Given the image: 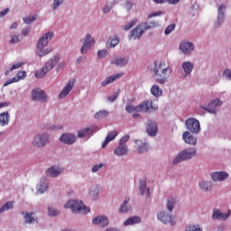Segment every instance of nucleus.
<instances>
[{"instance_id":"obj_54","label":"nucleus","mask_w":231,"mask_h":231,"mask_svg":"<svg viewBox=\"0 0 231 231\" xmlns=\"http://www.w3.org/2000/svg\"><path fill=\"white\" fill-rule=\"evenodd\" d=\"M125 111H126V113H130V114L134 113V111L136 113H138V106H133V105L127 104L126 106H125Z\"/></svg>"},{"instance_id":"obj_9","label":"nucleus","mask_w":231,"mask_h":231,"mask_svg":"<svg viewBox=\"0 0 231 231\" xmlns=\"http://www.w3.org/2000/svg\"><path fill=\"white\" fill-rule=\"evenodd\" d=\"M32 100H33V102H41L42 104H46L50 98L44 90L41 88H34L32 91Z\"/></svg>"},{"instance_id":"obj_3","label":"nucleus","mask_w":231,"mask_h":231,"mask_svg":"<svg viewBox=\"0 0 231 231\" xmlns=\"http://www.w3.org/2000/svg\"><path fill=\"white\" fill-rule=\"evenodd\" d=\"M196 154H198V149L195 147L183 149L172 160V165H178V163H181V162H188V160H192Z\"/></svg>"},{"instance_id":"obj_59","label":"nucleus","mask_w":231,"mask_h":231,"mask_svg":"<svg viewBox=\"0 0 231 231\" xmlns=\"http://www.w3.org/2000/svg\"><path fill=\"white\" fill-rule=\"evenodd\" d=\"M104 167V163H98V164H95L92 168H91V172L95 173V172H98L100 171V169Z\"/></svg>"},{"instance_id":"obj_19","label":"nucleus","mask_w":231,"mask_h":231,"mask_svg":"<svg viewBox=\"0 0 231 231\" xmlns=\"http://www.w3.org/2000/svg\"><path fill=\"white\" fill-rule=\"evenodd\" d=\"M199 189L201 192H212V190H214V183L212 180L202 179L199 182Z\"/></svg>"},{"instance_id":"obj_36","label":"nucleus","mask_w":231,"mask_h":231,"mask_svg":"<svg viewBox=\"0 0 231 231\" xmlns=\"http://www.w3.org/2000/svg\"><path fill=\"white\" fill-rule=\"evenodd\" d=\"M141 28H143V32H146V30H152V28H158L160 26V23L156 21H152V22H144L140 23Z\"/></svg>"},{"instance_id":"obj_16","label":"nucleus","mask_w":231,"mask_h":231,"mask_svg":"<svg viewBox=\"0 0 231 231\" xmlns=\"http://www.w3.org/2000/svg\"><path fill=\"white\" fill-rule=\"evenodd\" d=\"M209 176H210V180H211V181H213V183L225 181V180H228V178L230 177L228 172L223 171H213V172L209 173Z\"/></svg>"},{"instance_id":"obj_25","label":"nucleus","mask_w":231,"mask_h":231,"mask_svg":"<svg viewBox=\"0 0 231 231\" xmlns=\"http://www.w3.org/2000/svg\"><path fill=\"white\" fill-rule=\"evenodd\" d=\"M182 140L188 145H196L198 143V138H196V136H194V134L189 131H185L182 134Z\"/></svg>"},{"instance_id":"obj_24","label":"nucleus","mask_w":231,"mask_h":231,"mask_svg":"<svg viewBox=\"0 0 231 231\" xmlns=\"http://www.w3.org/2000/svg\"><path fill=\"white\" fill-rule=\"evenodd\" d=\"M60 142L65 143L66 145H73L77 142V135L74 134H62L60 137Z\"/></svg>"},{"instance_id":"obj_62","label":"nucleus","mask_w":231,"mask_h":231,"mask_svg":"<svg viewBox=\"0 0 231 231\" xmlns=\"http://www.w3.org/2000/svg\"><path fill=\"white\" fill-rule=\"evenodd\" d=\"M162 11L152 12L148 14V19H152V17H160L162 15Z\"/></svg>"},{"instance_id":"obj_58","label":"nucleus","mask_w":231,"mask_h":231,"mask_svg":"<svg viewBox=\"0 0 231 231\" xmlns=\"http://www.w3.org/2000/svg\"><path fill=\"white\" fill-rule=\"evenodd\" d=\"M223 77L226 80H231V69H226L223 71Z\"/></svg>"},{"instance_id":"obj_51","label":"nucleus","mask_w":231,"mask_h":231,"mask_svg":"<svg viewBox=\"0 0 231 231\" xmlns=\"http://www.w3.org/2000/svg\"><path fill=\"white\" fill-rule=\"evenodd\" d=\"M118 97H120V90H117L113 96L107 97L106 102H110L111 104H113V102H116V98H118Z\"/></svg>"},{"instance_id":"obj_44","label":"nucleus","mask_w":231,"mask_h":231,"mask_svg":"<svg viewBox=\"0 0 231 231\" xmlns=\"http://www.w3.org/2000/svg\"><path fill=\"white\" fill-rule=\"evenodd\" d=\"M109 116V111L107 110H100L95 114L96 120H102V118H106Z\"/></svg>"},{"instance_id":"obj_56","label":"nucleus","mask_w":231,"mask_h":231,"mask_svg":"<svg viewBox=\"0 0 231 231\" xmlns=\"http://www.w3.org/2000/svg\"><path fill=\"white\" fill-rule=\"evenodd\" d=\"M131 140L130 134H125L119 140V145H126L125 143H128V141Z\"/></svg>"},{"instance_id":"obj_37","label":"nucleus","mask_w":231,"mask_h":231,"mask_svg":"<svg viewBox=\"0 0 231 231\" xmlns=\"http://www.w3.org/2000/svg\"><path fill=\"white\" fill-rule=\"evenodd\" d=\"M142 223V218H140V217H131L129 218H127L125 222L124 225L125 226H129L131 225H138Z\"/></svg>"},{"instance_id":"obj_40","label":"nucleus","mask_w":231,"mask_h":231,"mask_svg":"<svg viewBox=\"0 0 231 231\" xmlns=\"http://www.w3.org/2000/svg\"><path fill=\"white\" fill-rule=\"evenodd\" d=\"M34 213H25L24 214V223H26V225H34V223H37V218H35Z\"/></svg>"},{"instance_id":"obj_2","label":"nucleus","mask_w":231,"mask_h":231,"mask_svg":"<svg viewBox=\"0 0 231 231\" xmlns=\"http://www.w3.org/2000/svg\"><path fill=\"white\" fill-rule=\"evenodd\" d=\"M59 60H60V54H55L45 63V65L41 69L35 71L34 77L36 79H44L46 74L49 71H51V69H53V68L59 64Z\"/></svg>"},{"instance_id":"obj_53","label":"nucleus","mask_w":231,"mask_h":231,"mask_svg":"<svg viewBox=\"0 0 231 231\" xmlns=\"http://www.w3.org/2000/svg\"><path fill=\"white\" fill-rule=\"evenodd\" d=\"M14 78L16 79V82H19L20 80H24V79H26V71H19Z\"/></svg>"},{"instance_id":"obj_43","label":"nucleus","mask_w":231,"mask_h":231,"mask_svg":"<svg viewBox=\"0 0 231 231\" xmlns=\"http://www.w3.org/2000/svg\"><path fill=\"white\" fill-rule=\"evenodd\" d=\"M12 208H14V201L5 202L4 206L0 208V216L8 210H12Z\"/></svg>"},{"instance_id":"obj_10","label":"nucleus","mask_w":231,"mask_h":231,"mask_svg":"<svg viewBox=\"0 0 231 231\" xmlns=\"http://www.w3.org/2000/svg\"><path fill=\"white\" fill-rule=\"evenodd\" d=\"M231 210L227 209L225 213L220 208H214L211 218L213 221H227L230 218Z\"/></svg>"},{"instance_id":"obj_12","label":"nucleus","mask_w":231,"mask_h":231,"mask_svg":"<svg viewBox=\"0 0 231 231\" xmlns=\"http://www.w3.org/2000/svg\"><path fill=\"white\" fill-rule=\"evenodd\" d=\"M221 106H223V101L219 98H215L207 106L201 107L205 111H208V113H210L211 115H216Z\"/></svg>"},{"instance_id":"obj_11","label":"nucleus","mask_w":231,"mask_h":231,"mask_svg":"<svg viewBox=\"0 0 231 231\" xmlns=\"http://www.w3.org/2000/svg\"><path fill=\"white\" fill-rule=\"evenodd\" d=\"M97 131H98V126L95 125H92L86 128H82L78 131V138H86L87 140H89L92 134L94 133H97Z\"/></svg>"},{"instance_id":"obj_46","label":"nucleus","mask_w":231,"mask_h":231,"mask_svg":"<svg viewBox=\"0 0 231 231\" xmlns=\"http://www.w3.org/2000/svg\"><path fill=\"white\" fill-rule=\"evenodd\" d=\"M66 0H53L52 3V12H55V10H59V8H60V6H62V5H64V2Z\"/></svg>"},{"instance_id":"obj_18","label":"nucleus","mask_w":231,"mask_h":231,"mask_svg":"<svg viewBox=\"0 0 231 231\" xmlns=\"http://www.w3.org/2000/svg\"><path fill=\"white\" fill-rule=\"evenodd\" d=\"M194 43L189 41H183L179 44V50L183 55H190L194 51Z\"/></svg>"},{"instance_id":"obj_21","label":"nucleus","mask_w":231,"mask_h":231,"mask_svg":"<svg viewBox=\"0 0 231 231\" xmlns=\"http://www.w3.org/2000/svg\"><path fill=\"white\" fill-rule=\"evenodd\" d=\"M73 88H75V79H70L63 88V89L60 92L58 96L59 98L60 99L66 98V97L69 95Z\"/></svg>"},{"instance_id":"obj_27","label":"nucleus","mask_w":231,"mask_h":231,"mask_svg":"<svg viewBox=\"0 0 231 231\" xmlns=\"http://www.w3.org/2000/svg\"><path fill=\"white\" fill-rule=\"evenodd\" d=\"M53 51L51 47L46 48V45H36V55L37 57L42 58L46 55H50Z\"/></svg>"},{"instance_id":"obj_41","label":"nucleus","mask_w":231,"mask_h":231,"mask_svg":"<svg viewBox=\"0 0 231 231\" xmlns=\"http://www.w3.org/2000/svg\"><path fill=\"white\" fill-rule=\"evenodd\" d=\"M174 207H176V199H174V198L168 199L166 202V208L168 209V212L172 214Z\"/></svg>"},{"instance_id":"obj_63","label":"nucleus","mask_w":231,"mask_h":231,"mask_svg":"<svg viewBox=\"0 0 231 231\" xmlns=\"http://www.w3.org/2000/svg\"><path fill=\"white\" fill-rule=\"evenodd\" d=\"M124 7L126 9V12H131V10H133V3H131V1H126Z\"/></svg>"},{"instance_id":"obj_15","label":"nucleus","mask_w":231,"mask_h":231,"mask_svg":"<svg viewBox=\"0 0 231 231\" xmlns=\"http://www.w3.org/2000/svg\"><path fill=\"white\" fill-rule=\"evenodd\" d=\"M62 172H64V168L59 164L52 165L45 171V174L48 178H59Z\"/></svg>"},{"instance_id":"obj_33","label":"nucleus","mask_w":231,"mask_h":231,"mask_svg":"<svg viewBox=\"0 0 231 231\" xmlns=\"http://www.w3.org/2000/svg\"><path fill=\"white\" fill-rule=\"evenodd\" d=\"M50 185V181L46 177L41 179V181L38 185L37 190L40 194H44L48 190V187Z\"/></svg>"},{"instance_id":"obj_38","label":"nucleus","mask_w":231,"mask_h":231,"mask_svg":"<svg viewBox=\"0 0 231 231\" xmlns=\"http://www.w3.org/2000/svg\"><path fill=\"white\" fill-rule=\"evenodd\" d=\"M100 192V187L98 185H94L89 189L88 194L92 199H97Z\"/></svg>"},{"instance_id":"obj_23","label":"nucleus","mask_w":231,"mask_h":231,"mask_svg":"<svg viewBox=\"0 0 231 231\" xmlns=\"http://www.w3.org/2000/svg\"><path fill=\"white\" fill-rule=\"evenodd\" d=\"M143 32H144L142 28V25L139 24L130 32L128 39L129 41H138L142 38V35H143Z\"/></svg>"},{"instance_id":"obj_48","label":"nucleus","mask_w":231,"mask_h":231,"mask_svg":"<svg viewBox=\"0 0 231 231\" xmlns=\"http://www.w3.org/2000/svg\"><path fill=\"white\" fill-rule=\"evenodd\" d=\"M136 23H138V20H132L131 22L127 23L125 25L123 26V30H125V32H129V30H131V28H133V26H134Z\"/></svg>"},{"instance_id":"obj_28","label":"nucleus","mask_w":231,"mask_h":231,"mask_svg":"<svg viewBox=\"0 0 231 231\" xmlns=\"http://www.w3.org/2000/svg\"><path fill=\"white\" fill-rule=\"evenodd\" d=\"M139 190L141 196H145L146 198H151V189L147 188V180H143L139 181Z\"/></svg>"},{"instance_id":"obj_4","label":"nucleus","mask_w":231,"mask_h":231,"mask_svg":"<svg viewBox=\"0 0 231 231\" xmlns=\"http://www.w3.org/2000/svg\"><path fill=\"white\" fill-rule=\"evenodd\" d=\"M50 134L48 133H37L33 135L31 145L34 147V149H44L48 143H50Z\"/></svg>"},{"instance_id":"obj_5","label":"nucleus","mask_w":231,"mask_h":231,"mask_svg":"<svg viewBox=\"0 0 231 231\" xmlns=\"http://www.w3.org/2000/svg\"><path fill=\"white\" fill-rule=\"evenodd\" d=\"M64 208H69L73 214H88L89 208L84 205V202L77 199H70L65 205Z\"/></svg>"},{"instance_id":"obj_1","label":"nucleus","mask_w":231,"mask_h":231,"mask_svg":"<svg viewBox=\"0 0 231 231\" xmlns=\"http://www.w3.org/2000/svg\"><path fill=\"white\" fill-rule=\"evenodd\" d=\"M171 71L172 69L165 61H154L152 73L157 84H160L161 86L167 84L169 82V79H171Z\"/></svg>"},{"instance_id":"obj_26","label":"nucleus","mask_w":231,"mask_h":231,"mask_svg":"<svg viewBox=\"0 0 231 231\" xmlns=\"http://www.w3.org/2000/svg\"><path fill=\"white\" fill-rule=\"evenodd\" d=\"M93 225H97L101 228H106L109 225V218L107 217L101 215L97 216L92 220Z\"/></svg>"},{"instance_id":"obj_35","label":"nucleus","mask_w":231,"mask_h":231,"mask_svg":"<svg viewBox=\"0 0 231 231\" xmlns=\"http://www.w3.org/2000/svg\"><path fill=\"white\" fill-rule=\"evenodd\" d=\"M10 124V113L5 111L0 113V127H5Z\"/></svg>"},{"instance_id":"obj_32","label":"nucleus","mask_w":231,"mask_h":231,"mask_svg":"<svg viewBox=\"0 0 231 231\" xmlns=\"http://www.w3.org/2000/svg\"><path fill=\"white\" fill-rule=\"evenodd\" d=\"M134 142L137 152H139L140 154H142V152H147V151H149V144L147 143V142L143 140H135Z\"/></svg>"},{"instance_id":"obj_50","label":"nucleus","mask_w":231,"mask_h":231,"mask_svg":"<svg viewBox=\"0 0 231 231\" xmlns=\"http://www.w3.org/2000/svg\"><path fill=\"white\" fill-rule=\"evenodd\" d=\"M109 52L107 51V49H102L97 51V59H106Z\"/></svg>"},{"instance_id":"obj_47","label":"nucleus","mask_w":231,"mask_h":231,"mask_svg":"<svg viewBox=\"0 0 231 231\" xmlns=\"http://www.w3.org/2000/svg\"><path fill=\"white\" fill-rule=\"evenodd\" d=\"M48 214L51 217H56L60 214V211L55 208L48 207Z\"/></svg>"},{"instance_id":"obj_34","label":"nucleus","mask_w":231,"mask_h":231,"mask_svg":"<svg viewBox=\"0 0 231 231\" xmlns=\"http://www.w3.org/2000/svg\"><path fill=\"white\" fill-rule=\"evenodd\" d=\"M118 136V133L116 131L109 132L105 139V141L102 143V149H106L109 143L113 142L115 138Z\"/></svg>"},{"instance_id":"obj_64","label":"nucleus","mask_w":231,"mask_h":231,"mask_svg":"<svg viewBox=\"0 0 231 231\" xmlns=\"http://www.w3.org/2000/svg\"><path fill=\"white\" fill-rule=\"evenodd\" d=\"M19 41H21L19 39V35L11 36V40L9 42V44H17V42H19Z\"/></svg>"},{"instance_id":"obj_6","label":"nucleus","mask_w":231,"mask_h":231,"mask_svg":"<svg viewBox=\"0 0 231 231\" xmlns=\"http://www.w3.org/2000/svg\"><path fill=\"white\" fill-rule=\"evenodd\" d=\"M157 219L162 225H171V226H174L176 225V221L174 220V217L172 216V213L165 210H162L159 213H157Z\"/></svg>"},{"instance_id":"obj_49","label":"nucleus","mask_w":231,"mask_h":231,"mask_svg":"<svg viewBox=\"0 0 231 231\" xmlns=\"http://www.w3.org/2000/svg\"><path fill=\"white\" fill-rule=\"evenodd\" d=\"M113 10V2H107L102 8L103 14H109Z\"/></svg>"},{"instance_id":"obj_60","label":"nucleus","mask_w":231,"mask_h":231,"mask_svg":"<svg viewBox=\"0 0 231 231\" xmlns=\"http://www.w3.org/2000/svg\"><path fill=\"white\" fill-rule=\"evenodd\" d=\"M24 62L23 61H18L13 64V66L10 68V71H14V69H19V68H21Z\"/></svg>"},{"instance_id":"obj_45","label":"nucleus","mask_w":231,"mask_h":231,"mask_svg":"<svg viewBox=\"0 0 231 231\" xmlns=\"http://www.w3.org/2000/svg\"><path fill=\"white\" fill-rule=\"evenodd\" d=\"M185 231H203V228L199 224H190L186 226Z\"/></svg>"},{"instance_id":"obj_29","label":"nucleus","mask_w":231,"mask_h":231,"mask_svg":"<svg viewBox=\"0 0 231 231\" xmlns=\"http://www.w3.org/2000/svg\"><path fill=\"white\" fill-rule=\"evenodd\" d=\"M146 131L149 136H156L158 134V125L154 121H148Z\"/></svg>"},{"instance_id":"obj_22","label":"nucleus","mask_w":231,"mask_h":231,"mask_svg":"<svg viewBox=\"0 0 231 231\" xmlns=\"http://www.w3.org/2000/svg\"><path fill=\"white\" fill-rule=\"evenodd\" d=\"M124 77V73L113 74L111 76L106 77L103 81H101V88H106L109 86V84H113V82H116V80L122 79Z\"/></svg>"},{"instance_id":"obj_8","label":"nucleus","mask_w":231,"mask_h":231,"mask_svg":"<svg viewBox=\"0 0 231 231\" xmlns=\"http://www.w3.org/2000/svg\"><path fill=\"white\" fill-rule=\"evenodd\" d=\"M158 111V106L152 105V99H148L137 106V113H152Z\"/></svg>"},{"instance_id":"obj_55","label":"nucleus","mask_w":231,"mask_h":231,"mask_svg":"<svg viewBox=\"0 0 231 231\" xmlns=\"http://www.w3.org/2000/svg\"><path fill=\"white\" fill-rule=\"evenodd\" d=\"M35 21H37V15L27 16L23 18V23L25 24H32V23H35Z\"/></svg>"},{"instance_id":"obj_30","label":"nucleus","mask_w":231,"mask_h":231,"mask_svg":"<svg viewBox=\"0 0 231 231\" xmlns=\"http://www.w3.org/2000/svg\"><path fill=\"white\" fill-rule=\"evenodd\" d=\"M181 68L184 71V77H190L192 71L194 70V63L191 61H183Z\"/></svg>"},{"instance_id":"obj_7","label":"nucleus","mask_w":231,"mask_h":231,"mask_svg":"<svg viewBox=\"0 0 231 231\" xmlns=\"http://www.w3.org/2000/svg\"><path fill=\"white\" fill-rule=\"evenodd\" d=\"M185 125L188 132L191 133L192 134H199V131H201L199 121L194 117H189L186 119Z\"/></svg>"},{"instance_id":"obj_61","label":"nucleus","mask_w":231,"mask_h":231,"mask_svg":"<svg viewBox=\"0 0 231 231\" xmlns=\"http://www.w3.org/2000/svg\"><path fill=\"white\" fill-rule=\"evenodd\" d=\"M15 82H17V79H15L14 77L11 78L4 83V88H6V86H10V84H14Z\"/></svg>"},{"instance_id":"obj_39","label":"nucleus","mask_w":231,"mask_h":231,"mask_svg":"<svg viewBox=\"0 0 231 231\" xmlns=\"http://www.w3.org/2000/svg\"><path fill=\"white\" fill-rule=\"evenodd\" d=\"M150 91L155 98H160L163 95V90L158 85H153Z\"/></svg>"},{"instance_id":"obj_42","label":"nucleus","mask_w":231,"mask_h":231,"mask_svg":"<svg viewBox=\"0 0 231 231\" xmlns=\"http://www.w3.org/2000/svg\"><path fill=\"white\" fill-rule=\"evenodd\" d=\"M129 197H126L119 208V212H121L122 214L129 212V208H127V203H129Z\"/></svg>"},{"instance_id":"obj_57","label":"nucleus","mask_w":231,"mask_h":231,"mask_svg":"<svg viewBox=\"0 0 231 231\" xmlns=\"http://www.w3.org/2000/svg\"><path fill=\"white\" fill-rule=\"evenodd\" d=\"M118 44H120V38H118V36H116L110 40V48H115L118 46Z\"/></svg>"},{"instance_id":"obj_31","label":"nucleus","mask_w":231,"mask_h":231,"mask_svg":"<svg viewBox=\"0 0 231 231\" xmlns=\"http://www.w3.org/2000/svg\"><path fill=\"white\" fill-rule=\"evenodd\" d=\"M129 152V147L127 144H118V146L114 150V154L116 156H125Z\"/></svg>"},{"instance_id":"obj_20","label":"nucleus","mask_w":231,"mask_h":231,"mask_svg":"<svg viewBox=\"0 0 231 231\" xmlns=\"http://www.w3.org/2000/svg\"><path fill=\"white\" fill-rule=\"evenodd\" d=\"M55 36L53 32H48L43 33L38 40L36 46H48L51 39Z\"/></svg>"},{"instance_id":"obj_14","label":"nucleus","mask_w":231,"mask_h":231,"mask_svg":"<svg viewBox=\"0 0 231 231\" xmlns=\"http://www.w3.org/2000/svg\"><path fill=\"white\" fill-rule=\"evenodd\" d=\"M110 64L117 68H125L129 64V56H113Z\"/></svg>"},{"instance_id":"obj_17","label":"nucleus","mask_w":231,"mask_h":231,"mask_svg":"<svg viewBox=\"0 0 231 231\" xmlns=\"http://www.w3.org/2000/svg\"><path fill=\"white\" fill-rule=\"evenodd\" d=\"M225 12H226V6L222 4L218 6L217 19L214 23V28H220L223 25V23H225Z\"/></svg>"},{"instance_id":"obj_52","label":"nucleus","mask_w":231,"mask_h":231,"mask_svg":"<svg viewBox=\"0 0 231 231\" xmlns=\"http://www.w3.org/2000/svg\"><path fill=\"white\" fill-rule=\"evenodd\" d=\"M174 30H176V24L171 23L166 27L164 33H165V35H171V33H172V32H174Z\"/></svg>"},{"instance_id":"obj_13","label":"nucleus","mask_w":231,"mask_h":231,"mask_svg":"<svg viewBox=\"0 0 231 231\" xmlns=\"http://www.w3.org/2000/svg\"><path fill=\"white\" fill-rule=\"evenodd\" d=\"M93 46H95V38H93L91 34L87 33L83 38V45L80 49V53L82 55H86V53H88V50L93 48Z\"/></svg>"}]
</instances>
